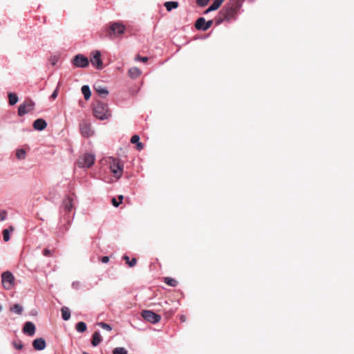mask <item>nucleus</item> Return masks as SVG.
I'll return each mask as SVG.
<instances>
[{
	"instance_id": "obj_1",
	"label": "nucleus",
	"mask_w": 354,
	"mask_h": 354,
	"mask_svg": "<svg viewBox=\"0 0 354 354\" xmlns=\"http://www.w3.org/2000/svg\"><path fill=\"white\" fill-rule=\"evenodd\" d=\"M241 8L230 1L221 10L219 17L216 19V24H221L223 21H230L234 19Z\"/></svg>"
},
{
	"instance_id": "obj_2",
	"label": "nucleus",
	"mask_w": 354,
	"mask_h": 354,
	"mask_svg": "<svg viewBox=\"0 0 354 354\" xmlns=\"http://www.w3.org/2000/svg\"><path fill=\"white\" fill-rule=\"evenodd\" d=\"M93 115L97 118L103 120L111 116V112L106 104L97 101L93 107Z\"/></svg>"
},
{
	"instance_id": "obj_3",
	"label": "nucleus",
	"mask_w": 354,
	"mask_h": 354,
	"mask_svg": "<svg viewBox=\"0 0 354 354\" xmlns=\"http://www.w3.org/2000/svg\"><path fill=\"white\" fill-rule=\"evenodd\" d=\"M125 30V26L120 22L111 23L109 28L106 30V36L110 39L119 37L124 34Z\"/></svg>"
},
{
	"instance_id": "obj_4",
	"label": "nucleus",
	"mask_w": 354,
	"mask_h": 354,
	"mask_svg": "<svg viewBox=\"0 0 354 354\" xmlns=\"http://www.w3.org/2000/svg\"><path fill=\"white\" fill-rule=\"evenodd\" d=\"M124 165L118 159L113 158L110 162V169L115 177L119 178L123 172Z\"/></svg>"
},
{
	"instance_id": "obj_5",
	"label": "nucleus",
	"mask_w": 354,
	"mask_h": 354,
	"mask_svg": "<svg viewBox=\"0 0 354 354\" xmlns=\"http://www.w3.org/2000/svg\"><path fill=\"white\" fill-rule=\"evenodd\" d=\"M1 282L6 290H10L15 285V277L12 272L6 271L1 274Z\"/></svg>"
},
{
	"instance_id": "obj_6",
	"label": "nucleus",
	"mask_w": 354,
	"mask_h": 354,
	"mask_svg": "<svg viewBox=\"0 0 354 354\" xmlns=\"http://www.w3.org/2000/svg\"><path fill=\"white\" fill-rule=\"evenodd\" d=\"M35 102L30 99H26L18 108V115L23 116L34 109Z\"/></svg>"
},
{
	"instance_id": "obj_7",
	"label": "nucleus",
	"mask_w": 354,
	"mask_h": 354,
	"mask_svg": "<svg viewBox=\"0 0 354 354\" xmlns=\"http://www.w3.org/2000/svg\"><path fill=\"white\" fill-rule=\"evenodd\" d=\"M95 162V156L91 153H85L81 156L77 162L80 167H91Z\"/></svg>"
},
{
	"instance_id": "obj_8",
	"label": "nucleus",
	"mask_w": 354,
	"mask_h": 354,
	"mask_svg": "<svg viewBox=\"0 0 354 354\" xmlns=\"http://www.w3.org/2000/svg\"><path fill=\"white\" fill-rule=\"evenodd\" d=\"M142 317L147 322L151 324H156L161 319L160 315L149 310H144L141 313Z\"/></svg>"
},
{
	"instance_id": "obj_9",
	"label": "nucleus",
	"mask_w": 354,
	"mask_h": 354,
	"mask_svg": "<svg viewBox=\"0 0 354 354\" xmlns=\"http://www.w3.org/2000/svg\"><path fill=\"white\" fill-rule=\"evenodd\" d=\"M72 63L76 67L85 68L88 66L89 61L86 57L82 54H78L74 57Z\"/></svg>"
},
{
	"instance_id": "obj_10",
	"label": "nucleus",
	"mask_w": 354,
	"mask_h": 354,
	"mask_svg": "<svg viewBox=\"0 0 354 354\" xmlns=\"http://www.w3.org/2000/svg\"><path fill=\"white\" fill-rule=\"evenodd\" d=\"M80 129L81 134L84 137H90L93 134L91 124L86 121L80 122Z\"/></svg>"
},
{
	"instance_id": "obj_11",
	"label": "nucleus",
	"mask_w": 354,
	"mask_h": 354,
	"mask_svg": "<svg viewBox=\"0 0 354 354\" xmlns=\"http://www.w3.org/2000/svg\"><path fill=\"white\" fill-rule=\"evenodd\" d=\"M101 54L98 50L93 53V57H91V62L93 66H95L97 69H102L103 67V63L100 58Z\"/></svg>"
},
{
	"instance_id": "obj_12",
	"label": "nucleus",
	"mask_w": 354,
	"mask_h": 354,
	"mask_svg": "<svg viewBox=\"0 0 354 354\" xmlns=\"http://www.w3.org/2000/svg\"><path fill=\"white\" fill-rule=\"evenodd\" d=\"M23 332L30 336H32L35 333V326L32 322H27L25 323Z\"/></svg>"
},
{
	"instance_id": "obj_13",
	"label": "nucleus",
	"mask_w": 354,
	"mask_h": 354,
	"mask_svg": "<svg viewBox=\"0 0 354 354\" xmlns=\"http://www.w3.org/2000/svg\"><path fill=\"white\" fill-rule=\"evenodd\" d=\"M46 342L44 338H37L32 342V346L35 350L41 351L46 347Z\"/></svg>"
},
{
	"instance_id": "obj_14",
	"label": "nucleus",
	"mask_w": 354,
	"mask_h": 354,
	"mask_svg": "<svg viewBox=\"0 0 354 354\" xmlns=\"http://www.w3.org/2000/svg\"><path fill=\"white\" fill-rule=\"evenodd\" d=\"M95 91L101 97H105L108 95L109 91L106 87L95 84L93 86Z\"/></svg>"
},
{
	"instance_id": "obj_15",
	"label": "nucleus",
	"mask_w": 354,
	"mask_h": 354,
	"mask_svg": "<svg viewBox=\"0 0 354 354\" xmlns=\"http://www.w3.org/2000/svg\"><path fill=\"white\" fill-rule=\"evenodd\" d=\"M47 127V123L44 119H37L33 122V127L36 130L42 131Z\"/></svg>"
},
{
	"instance_id": "obj_16",
	"label": "nucleus",
	"mask_w": 354,
	"mask_h": 354,
	"mask_svg": "<svg viewBox=\"0 0 354 354\" xmlns=\"http://www.w3.org/2000/svg\"><path fill=\"white\" fill-rule=\"evenodd\" d=\"M63 207L65 212H70L73 207V198L68 196L64 199Z\"/></svg>"
},
{
	"instance_id": "obj_17",
	"label": "nucleus",
	"mask_w": 354,
	"mask_h": 354,
	"mask_svg": "<svg viewBox=\"0 0 354 354\" xmlns=\"http://www.w3.org/2000/svg\"><path fill=\"white\" fill-rule=\"evenodd\" d=\"M128 73L132 79H136L141 75V71L137 67H133L129 70Z\"/></svg>"
},
{
	"instance_id": "obj_18",
	"label": "nucleus",
	"mask_w": 354,
	"mask_h": 354,
	"mask_svg": "<svg viewBox=\"0 0 354 354\" xmlns=\"http://www.w3.org/2000/svg\"><path fill=\"white\" fill-rule=\"evenodd\" d=\"M205 23L206 21L204 17H199L195 23V28L197 30L205 31Z\"/></svg>"
},
{
	"instance_id": "obj_19",
	"label": "nucleus",
	"mask_w": 354,
	"mask_h": 354,
	"mask_svg": "<svg viewBox=\"0 0 354 354\" xmlns=\"http://www.w3.org/2000/svg\"><path fill=\"white\" fill-rule=\"evenodd\" d=\"M102 341L100 334L98 331H95L92 335L91 344L93 346H97Z\"/></svg>"
},
{
	"instance_id": "obj_20",
	"label": "nucleus",
	"mask_w": 354,
	"mask_h": 354,
	"mask_svg": "<svg viewBox=\"0 0 354 354\" xmlns=\"http://www.w3.org/2000/svg\"><path fill=\"white\" fill-rule=\"evenodd\" d=\"M225 0H215L209 8L206 10V12L217 10Z\"/></svg>"
},
{
	"instance_id": "obj_21",
	"label": "nucleus",
	"mask_w": 354,
	"mask_h": 354,
	"mask_svg": "<svg viewBox=\"0 0 354 354\" xmlns=\"http://www.w3.org/2000/svg\"><path fill=\"white\" fill-rule=\"evenodd\" d=\"M62 319L67 321L71 317V312L68 307H62L61 309Z\"/></svg>"
},
{
	"instance_id": "obj_22",
	"label": "nucleus",
	"mask_w": 354,
	"mask_h": 354,
	"mask_svg": "<svg viewBox=\"0 0 354 354\" xmlns=\"http://www.w3.org/2000/svg\"><path fill=\"white\" fill-rule=\"evenodd\" d=\"M164 6L167 11H171L172 9L178 7V3L177 1H167L164 3Z\"/></svg>"
},
{
	"instance_id": "obj_23",
	"label": "nucleus",
	"mask_w": 354,
	"mask_h": 354,
	"mask_svg": "<svg viewBox=\"0 0 354 354\" xmlns=\"http://www.w3.org/2000/svg\"><path fill=\"white\" fill-rule=\"evenodd\" d=\"M81 90H82V94L84 96L85 100H88L91 97V92L89 86L87 85H84L82 87Z\"/></svg>"
},
{
	"instance_id": "obj_24",
	"label": "nucleus",
	"mask_w": 354,
	"mask_h": 354,
	"mask_svg": "<svg viewBox=\"0 0 354 354\" xmlns=\"http://www.w3.org/2000/svg\"><path fill=\"white\" fill-rule=\"evenodd\" d=\"M123 259L126 261V263L130 268L135 266L137 263V259L136 258H133L131 260H130L129 257L127 255H124Z\"/></svg>"
},
{
	"instance_id": "obj_25",
	"label": "nucleus",
	"mask_w": 354,
	"mask_h": 354,
	"mask_svg": "<svg viewBox=\"0 0 354 354\" xmlns=\"http://www.w3.org/2000/svg\"><path fill=\"white\" fill-rule=\"evenodd\" d=\"M164 281L166 284L171 287H176L178 284V281L169 277H165Z\"/></svg>"
},
{
	"instance_id": "obj_26",
	"label": "nucleus",
	"mask_w": 354,
	"mask_h": 354,
	"mask_svg": "<svg viewBox=\"0 0 354 354\" xmlns=\"http://www.w3.org/2000/svg\"><path fill=\"white\" fill-rule=\"evenodd\" d=\"M8 101L10 105H15L18 102V97L15 93H8Z\"/></svg>"
},
{
	"instance_id": "obj_27",
	"label": "nucleus",
	"mask_w": 354,
	"mask_h": 354,
	"mask_svg": "<svg viewBox=\"0 0 354 354\" xmlns=\"http://www.w3.org/2000/svg\"><path fill=\"white\" fill-rule=\"evenodd\" d=\"M76 330L80 333H83L86 330V324L83 322H80L76 324Z\"/></svg>"
},
{
	"instance_id": "obj_28",
	"label": "nucleus",
	"mask_w": 354,
	"mask_h": 354,
	"mask_svg": "<svg viewBox=\"0 0 354 354\" xmlns=\"http://www.w3.org/2000/svg\"><path fill=\"white\" fill-rule=\"evenodd\" d=\"M10 310L17 315H21L23 311V308L19 304H16L11 307Z\"/></svg>"
},
{
	"instance_id": "obj_29",
	"label": "nucleus",
	"mask_w": 354,
	"mask_h": 354,
	"mask_svg": "<svg viewBox=\"0 0 354 354\" xmlns=\"http://www.w3.org/2000/svg\"><path fill=\"white\" fill-rule=\"evenodd\" d=\"M16 156L18 159H24L26 158V151L23 149H19L16 152Z\"/></svg>"
},
{
	"instance_id": "obj_30",
	"label": "nucleus",
	"mask_w": 354,
	"mask_h": 354,
	"mask_svg": "<svg viewBox=\"0 0 354 354\" xmlns=\"http://www.w3.org/2000/svg\"><path fill=\"white\" fill-rule=\"evenodd\" d=\"M113 354H127V351L122 347H117L113 351Z\"/></svg>"
},
{
	"instance_id": "obj_31",
	"label": "nucleus",
	"mask_w": 354,
	"mask_h": 354,
	"mask_svg": "<svg viewBox=\"0 0 354 354\" xmlns=\"http://www.w3.org/2000/svg\"><path fill=\"white\" fill-rule=\"evenodd\" d=\"M123 196L120 195L118 196L119 201H118L115 198H113L111 199L112 204L114 207H118L120 203H122L123 200Z\"/></svg>"
},
{
	"instance_id": "obj_32",
	"label": "nucleus",
	"mask_w": 354,
	"mask_h": 354,
	"mask_svg": "<svg viewBox=\"0 0 354 354\" xmlns=\"http://www.w3.org/2000/svg\"><path fill=\"white\" fill-rule=\"evenodd\" d=\"M97 324L101 328H102L103 329L106 330L108 331H111L112 330V327L109 324H106L104 322H100Z\"/></svg>"
},
{
	"instance_id": "obj_33",
	"label": "nucleus",
	"mask_w": 354,
	"mask_h": 354,
	"mask_svg": "<svg viewBox=\"0 0 354 354\" xmlns=\"http://www.w3.org/2000/svg\"><path fill=\"white\" fill-rule=\"evenodd\" d=\"M3 237L4 241L7 242L10 240L9 230L8 229H5L3 231Z\"/></svg>"
},
{
	"instance_id": "obj_34",
	"label": "nucleus",
	"mask_w": 354,
	"mask_h": 354,
	"mask_svg": "<svg viewBox=\"0 0 354 354\" xmlns=\"http://www.w3.org/2000/svg\"><path fill=\"white\" fill-rule=\"evenodd\" d=\"M12 345H13V346H14L16 349H17V350H21V349H22V348H23V346H23V344H22L21 342H12Z\"/></svg>"
},
{
	"instance_id": "obj_35",
	"label": "nucleus",
	"mask_w": 354,
	"mask_h": 354,
	"mask_svg": "<svg viewBox=\"0 0 354 354\" xmlns=\"http://www.w3.org/2000/svg\"><path fill=\"white\" fill-rule=\"evenodd\" d=\"M140 142V137L138 135H134L131 138V142L133 144H137Z\"/></svg>"
},
{
	"instance_id": "obj_36",
	"label": "nucleus",
	"mask_w": 354,
	"mask_h": 354,
	"mask_svg": "<svg viewBox=\"0 0 354 354\" xmlns=\"http://www.w3.org/2000/svg\"><path fill=\"white\" fill-rule=\"evenodd\" d=\"M209 1V0H196V3L199 6H205L208 3Z\"/></svg>"
},
{
	"instance_id": "obj_37",
	"label": "nucleus",
	"mask_w": 354,
	"mask_h": 354,
	"mask_svg": "<svg viewBox=\"0 0 354 354\" xmlns=\"http://www.w3.org/2000/svg\"><path fill=\"white\" fill-rule=\"evenodd\" d=\"M136 60L141 61L142 62H147L148 60V57H140V55H137Z\"/></svg>"
},
{
	"instance_id": "obj_38",
	"label": "nucleus",
	"mask_w": 354,
	"mask_h": 354,
	"mask_svg": "<svg viewBox=\"0 0 354 354\" xmlns=\"http://www.w3.org/2000/svg\"><path fill=\"white\" fill-rule=\"evenodd\" d=\"M212 24H213V21L212 20H209V21H206L205 27L204 26L205 31L208 30L212 26Z\"/></svg>"
},
{
	"instance_id": "obj_39",
	"label": "nucleus",
	"mask_w": 354,
	"mask_h": 354,
	"mask_svg": "<svg viewBox=\"0 0 354 354\" xmlns=\"http://www.w3.org/2000/svg\"><path fill=\"white\" fill-rule=\"evenodd\" d=\"M52 251L48 249H44L43 251V254L46 257H50L52 256Z\"/></svg>"
},
{
	"instance_id": "obj_40",
	"label": "nucleus",
	"mask_w": 354,
	"mask_h": 354,
	"mask_svg": "<svg viewBox=\"0 0 354 354\" xmlns=\"http://www.w3.org/2000/svg\"><path fill=\"white\" fill-rule=\"evenodd\" d=\"M6 211H0V221H2L3 220H5L6 217Z\"/></svg>"
},
{
	"instance_id": "obj_41",
	"label": "nucleus",
	"mask_w": 354,
	"mask_h": 354,
	"mask_svg": "<svg viewBox=\"0 0 354 354\" xmlns=\"http://www.w3.org/2000/svg\"><path fill=\"white\" fill-rule=\"evenodd\" d=\"M144 147V145L142 142H139L136 144V149L139 151L142 150Z\"/></svg>"
},
{
	"instance_id": "obj_42",
	"label": "nucleus",
	"mask_w": 354,
	"mask_h": 354,
	"mask_svg": "<svg viewBox=\"0 0 354 354\" xmlns=\"http://www.w3.org/2000/svg\"><path fill=\"white\" fill-rule=\"evenodd\" d=\"M57 95H58V91H57V89H55L53 91V93H52L50 97L54 100L57 97Z\"/></svg>"
},
{
	"instance_id": "obj_43",
	"label": "nucleus",
	"mask_w": 354,
	"mask_h": 354,
	"mask_svg": "<svg viewBox=\"0 0 354 354\" xmlns=\"http://www.w3.org/2000/svg\"><path fill=\"white\" fill-rule=\"evenodd\" d=\"M109 261V257L107 256L103 257L101 258V261L104 263H108Z\"/></svg>"
},
{
	"instance_id": "obj_44",
	"label": "nucleus",
	"mask_w": 354,
	"mask_h": 354,
	"mask_svg": "<svg viewBox=\"0 0 354 354\" xmlns=\"http://www.w3.org/2000/svg\"><path fill=\"white\" fill-rule=\"evenodd\" d=\"M180 320L181 322H185L186 321V316L184 315H180Z\"/></svg>"
},
{
	"instance_id": "obj_45",
	"label": "nucleus",
	"mask_w": 354,
	"mask_h": 354,
	"mask_svg": "<svg viewBox=\"0 0 354 354\" xmlns=\"http://www.w3.org/2000/svg\"><path fill=\"white\" fill-rule=\"evenodd\" d=\"M10 229L11 231L14 230V227H12V226L10 227Z\"/></svg>"
},
{
	"instance_id": "obj_46",
	"label": "nucleus",
	"mask_w": 354,
	"mask_h": 354,
	"mask_svg": "<svg viewBox=\"0 0 354 354\" xmlns=\"http://www.w3.org/2000/svg\"><path fill=\"white\" fill-rule=\"evenodd\" d=\"M2 310V306L0 305V312Z\"/></svg>"
}]
</instances>
